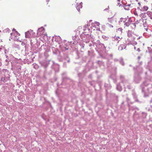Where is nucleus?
I'll use <instances>...</instances> for the list:
<instances>
[{
	"mask_svg": "<svg viewBox=\"0 0 152 152\" xmlns=\"http://www.w3.org/2000/svg\"><path fill=\"white\" fill-rule=\"evenodd\" d=\"M132 22L131 18L128 16L125 18H121L119 21V22L124 23V25L126 26H129Z\"/></svg>",
	"mask_w": 152,
	"mask_h": 152,
	"instance_id": "1",
	"label": "nucleus"
},
{
	"mask_svg": "<svg viewBox=\"0 0 152 152\" xmlns=\"http://www.w3.org/2000/svg\"><path fill=\"white\" fill-rule=\"evenodd\" d=\"M34 34L33 31H29L25 32V37L26 38H31L33 37Z\"/></svg>",
	"mask_w": 152,
	"mask_h": 152,
	"instance_id": "2",
	"label": "nucleus"
},
{
	"mask_svg": "<svg viewBox=\"0 0 152 152\" xmlns=\"http://www.w3.org/2000/svg\"><path fill=\"white\" fill-rule=\"evenodd\" d=\"M100 25L99 23L98 22H95L93 24L92 26H94L96 27V28H97V29H99V26Z\"/></svg>",
	"mask_w": 152,
	"mask_h": 152,
	"instance_id": "3",
	"label": "nucleus"
},
{
	"mask_svg": "<svg viewBox=\"0 0 152 152\" xmlns=\"http://www.w3.org/2000/svg\"><path fill=\"white\" fill-rule=\"evenodd\" d=\"M140 16L142 19L145 18L146 16V13L145 12L141 13Z\"/></svg>",
	"mask_w": 152,
	"mask_h": 152,
	"instance_id": "4",
	"label": "nucleus"
},
{
	"mask_svg": "<svg viewBox=\"0 0 152 152\" xmlns=\"http://www.w3.org/2000/svg\"><path fill=\"white\" fill-rule=\"evenodd\" d=\"M148 7L147 6H144L142 8L141 10L143 11H146L148 10Z\"/></svg>",
	"mask_w": 152,
	"mask_h": 152,
	"instance_id": "5",
	"label": "nucleus"
},
{
	"mask_svg": "<svg viewBox=\"0 0 152 152\" xmlns=\"http://www.w3.org/2000/svg\"><path fill=\"white\" fill-rule=\"evenodd\" d=\"M136 0H130V2L132 3V4H128L127 5V6L130 7L132 4H134V2Z\"/></svg>",
	"mask_w": 152,
	"mask_h": 152,
	"instance_id": "6",
	"label": "nucleus"
},
{
	"mask_svg": "<svg viewBox=\"0 0 152 152\" xmlns=\"http://www.w3.org/2000/svg\"><path fill=\"white\" fill-rule=\"evenodd\" d=\"M134 15H136V16H138V14L137 13V11L135 10L134 11Z\"/></svg>",
	"mask_w": 152,
	"mask_h": 152,
	"instance_id": "7",
	"label": "nucleus"
},
{
	"mask_svg": "<svg viewBox=\"0 0 152 152\" xmlns=\"http://www.w3.org/2000/svg\"><path fill=\"white\" fill-rule=\"evenodd\" d=\"M44 30V28L43 27H42L41 28H39L38 29V31H43Z\"/></svg>",
	"mask_w": 152,
	"mask_h": 152,
	"instance_id": "8",
	"label": "nucleus"
},
{
	"mask_svg": "<svg viewBox=\"0 0 152 152\" xmlns=\"http://www.w3.org/2000/svg\"><path fill=\"white\" fill-rule=\"evenodd\" d=\"M5 80V79L4 77H2L1 78V80L2 81L4 82V81Z\"/></svg>",
	"mask_w": 152,
	"mask_h": 152,
	"instance_id": "9",
	"label": "nucleus"
},
{
	"mask_svg": "<svg viewBox=\"0 0 152 152\" xmlns=\"http://www.w3.org/2000/svg\"><path fill=\"white\" fill-rule=\"evenodd\" d=\"M138 4L140 6H141L140 3V2H138Z\"/></svg>",
	"mask_w": 152,
	"mask_h": 152,
	"instance_id": "10",
	"label": "nucleus"
},
{
	"mask_svg": "<svg viewBox=\"0 0 152 152\" xmlns=\"http://www.w3.org/2000/svg\"><path fill=\"white\" fill-rule=\"evenodd\" d=\"M15 30V32L16 33H18V32H17V31H16L15 30Z\"/></svg>",
	"mask_w": 152,
	"mask_h": 152,
	"instance_id": "11",
	"label": "nucleus"
},
{
	"mask_svg": "<svg viewBox=\"0 0 152 152\" xmlns=\"http://www.w3.org/2000/svg\"><path fill=\"white\" fill-rule=\"evenodd\" d=\"M138 58L139 59H140V56H138Z\"/></svg>",
	"mask_w": 152,
	"mask_h": 152,
	"instance_id": "12",
	"label": "nucleus"
},
{
	"mask_svg": "<svg viewBox=\"0 0 152 152\" xmlns=\"http://www.w3.org/2000/svg\"><path fill=\"white\" fill-rule=\"evenodd\" d=\"M118 38L120 39H121L122 38V37L120 38L119 37H118Z\"/></svg>",
	"mask_w": 152,
	"mask_h": 152,
	"instance_id": "13",
	"label": "nucleus"
}]
</instances>
